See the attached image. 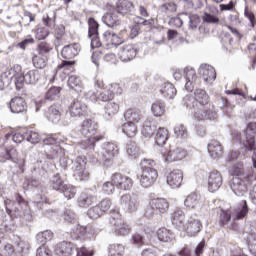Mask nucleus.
Listing matches in <instances>:
<instances>
[{"label": "nucleus", "instance_id": "nucleus-37", "mask_svg": "<svg viewBox=\"0 0 256 256\" xmlns=\"http://www.w3.org/2000/svg\"><path fill=\"white\" fill-rule=\"evenodd\" d=\"M242 206L234 209L233 221H241L245 219L249 213V206L247 205V200L242 201Z\"/></svg>", "mask_w": 256, "mask_h": 256}, {"label": "nucleus", "instance_id": "nucleus-11", "mask_svg": "<svg viewBox=\"0 0 256 256\" xmlns=\"http://www.w3.org/2000/svg\"><path fill=\"white\" fill-rule=\"evenodd\" d=\"M183 170L181 169H174L170 171L166 176V183L172 189H179L181 185H183Z\"/></svg>", "mask_w": 256, "mask_h": 256}, {"label": "nucleus", "instance_id": "nucleus-41", "mask_svg": "<svg viewBox=\"0 0 256 256\" xmlns=\"http://www.w3.org/2000/svg\"><path fill=\"white\" fill-rule=\"evenodd\" d=\"M157 235L159 241H162L163 243H171V241L175 239V234L167 228H160L157 231Z\"/></svg>", "mask_w": 256, "mask_h": 256}, {"label": "nucleus", "instance_id": "nucleus-15", "mask_svg": "<svg viewBox=\"0 0 256 256\" xmlns=\"http://www.w3.org/2000/svg\"><path fill=\"white\" fill-rule=\"evenodd\" d=\"M28 107L27 100L21 96H15L9 102L11 113H27Z\"/></svg>", "mask_w": 256, "mask_h": 256}, {"label": "nucleus", "instance_id": "nucleus-2", "mask_svg": "<svg viewBox=\"0 0 256 256\" xmlns=\"http://www.w3.org/2000/svg\"><path fill=\"white\" fill-rule=\"evenodd\" d=\"M142 171L137 175V179L144 189H149L157 183L159 172L155 169V161L144 159L141 163Z\"/></svg>", "mask_w": 256, "mask_h": 256}, {"label": "nucleus", "instance_id": "nucleus-25", "mask_svg": "<svg viewBox=\"0 0 256 256\" xmlns=\"http://www.w3.org/2000/svg\"><path fill=\"white\" fill-rule=\"evenodd\" d=\"M91 101L97 102L102 101V103H110L115 99V94L111 92V89H104L102 91H97L90 96Z\"/></svg>", "mask_w": 256, "mask_h": 256}, {"label": "nucleus", "instance_id": "nucleus-57", "mask_svg": "<svg viewBox=\"0 0 256 256\" xmlns=\"http://www.w3.org/2000/svg\"><path fill=\"white\" fill-rule=\"evenodd\" d=\"M57 20V12L53 11L50 14L43 16L42 21L46 27H55V21Z\"/></svg>", "mask_w": 256, "mask_h": 256}, {"label": "nucleus", "instance_id": "nucleus-13", "mask_svg": "<svg viewBox=\"0 0 256 256\" xmlns=\"http://www.w3.org/2000/svg\"><path fill=\"white\" fill-rule=\"evenodd\" d=\"M152 213L163 215L169 211V201L165 198H153L149 202Z\"/></svg>", "mask_w": 256, "mask_h": 256}, {"label": "nucleus", "instance_id": "nucleus-17", "mask_svg": "<svg viewBox=\"0 0 256 256\" xmlns=\"http://www.w3.org/2000/svg\"><path fill=\"white\" fill-rule=\"evenodd\" d=\"M10 75H12V79H14V84L17 91H21L23 87H25V74L21 72V66L15 65L9 70Z\"/></svg>", "mask_w": 256, "mask_h": 256}, {"label": "nucleus", "instance_id": "nucleus-61", "mask_svg": "<svg viewBox=\"0 0 256 256\" xmlns=\"http://www.w3.org/2000/svg\"><path fill=\"white\" fill-rule=\"evenodd\" d=\"M174 133L179 139H185L188 137L189 132L187 131V127L183 124H179L174 128Z\"/></svg>", "mask_w": 256, "mask_h": 256}, {"label": "nucleus", "instance_id": "nucleus-59", "mask_svg": "<svg viewBox=\"0 0 256 256\" xmlns=\"http://www.w3.org/2000/svg\"><path fill=\"white\" fill-rule=\"evenodd\" d=\"M24 189H37V187H41V181L36 178H28L23 183Z\"/></svg>", "mask_w": 256, "mask_h": 256}, {"label": "nucleus", "instance_id": "nucleus-50", "mask_svg": "<svg viewBox=\"0 0 256 256\" xmlns=\"http://www.w3.org/2000/svg\"><path fill=\"white\" fill-rule=\"evenodd\" d=\"M99 35V23L95 18L88 19V37Z\"/></svg>", "mask_w": 256, "mask_h": 256}, {"label": "nucleus", "instance_id": "nucleus-35", "mask_svg": "<svg viewBox=\"0 0 256 256\" xmlns=\"http://www.w3.org/2000/svg\"><path fill=\"white\" fill-rule=\"evenodd\" d=\"M160 93L165 99H173L177 95V89L172 83L166 82L160 86Z\"/></svg>", "mask_w": 256, "mask_h": 256}, {"label": "nucleus", "instance_id": "nucleus-7", "mask_svg": "<svg viewBox=\"0 0 256 256\" xmlns=\"http://www.w3.org/2000/svg\"><path fill=\"white\" fill-rule=\"evenodd\" d=\"M111 181L116 185V189H120V191H131L133 188V179L119 172L111 176Z\"/></svg>", "mask_w": 256, "mask_h": 256}, {"label": "nucleus", "instance_id": "nucleus-63", "mask_svg": "<svg viewBox=\"0 0 256 256\" xmlns=\"http://www.w3.org/2000/svg\"><path fill=\"white\" fill-rule=\"evenodd\" d=\"M87 215L90 219H99V217H103L101 209L98 205L93 206L92 208L88 209Z\"/></svg>", "mask_w": 256, "mask_h": 256}, {"label": "nucleus", "instance_id": "nucleus-18", "mask_svg": "<svg viewBox=\"0 0 256 256\" xmlns=\"http://www.w3.org/2000/svg\"><path fill=\"white\" fill-rule=\"evenodd\" d=\"M87 138L82 140L79 145L81 147V149L84 150H95V147L97 145V143H99V141H103V139H105V136H103V134H90L88 136H86Z\"/></svg>", "mask_w": 256, "mask_h": 256}, {"label": "nucleus", "instance_id": "nucleus-9", "mask_svg": "<svg viewBox=\"0 0 256 256\" xmlns=\"http://www.w3.org/2000/svg\"><path fill=\"white\" fill-rule=\"evenodd\" d=\"M63 115V106L59 103H54L49 106L45 112L44 116L50 123L57 125L61 121V117Z\"/></svg>", "mask_w": 256, "mask_h": 256}, {"label": "nucleus", "instance_id": "nucleus-32", "mask_svg": "<svg viewBox=\"0 0 256 256\" xmlns=\"http://www.w3.org/2000/svg\"><path fill=\"white\" fill-rule=\"evenodd\" d=\"M121 111V105L118 102L110 101L107 102L104 106V115L109 119L115 117Z\"/></svg>", "mask_w": 256, "mask_h": 256}, {"label": "nucleus", "instance_id": "nucleus-45", "mask_svg": "<svg viewBox=\"0 0 256 256\" xmlns=\"http://www.w3.org/2000/svg\"><path fill=\"white\" fill-rule=\"evenodd\" d=\"M172 224L175 227H183L185 225V213L183 210H175L172 214Z\"/></svg>", "mask_w": 256, "mask_h": 256}, {"label": "nucleus", "instance_id": "nucleus-49", "mask_svg": "<svg viewBox=\"0 0 256 256\" xmlns=\"http://www.w3.org/2000/svg\"><path fill=\"white\" fill-rule=\"evenodd\" d=\"M37 53L40 55H49V53H51V51H53V46L51 43L47 42V41H42L37 45V49H36Z\"/></svg>", "mask_w": 256, "mask_h": 256}, {"label": "nucleus", "instance_id": "nucleus-19", "mask_svg": "<svg viewBox=\"0 0 256 256\" xmlns=\"http://www.w3.org/2000/svg\"><path fill=\"white\" fill-rule=\"evenodd\" d=\"M69 113L71 117H83L87 113V106L83 101L76 98L69 106Z\"/></svg>", "mask_w": 256, "mask_h": 256}, {"label": "nucleus", "instance_id": "nucleus-51", "mask_svg": "<svg viewBox=\"0 0 256 256\" xmlns=\"http://www.w3.org/2000/svg\"><path fill=\"white\" fill-rule=\"evenodd\" d=\"M108 251L111 256H123L125 255V246L123 244H111Z\"/></svg>", "mask_w": 256, "mask_h": 256}, {"label": "nucleus", "instance_id": "nucleus-14", "mask_svg": "<svg viewBox=\"0 0 256 256\" xmlns=\"http://www.w3.org/2000/svg\"><path fill=\"white\" fill-rule=\"evenodd\" d=\"M223 185V175L221 172L217 170H213L208 175V190L210 193H215V191H219Z\"/></svg>", "mask_w": 256, "mask_h": 256}, {"label": "nucleus", "instance_id": "nucleus-64", "mask_svg": "<svg viewBox=\"0 0 256 256\" xmlns=\"http://www.w3.org/2000/svg\"><path fill=\"white\" fill-rule=\"evenodd\" d=\"M34 33L37 41H44L46 37H49V30L45 27L37 28Z\"/></svg>", "mask_w": 256, "mask_h": 256}, {"label": "nucleus", "instance_id": "nucleus-52", "mask_svg": "<svg viewBox=\"0 0 256 256\" xmlns=\"http://www.w3.org/2000/svg\"><path fill=\"white\" fill-rule=\"evenodd\" d=\"M229 173L233 177H243V175H245V168L243 167V163L239 162V163L234 164L229 169Z\"/></svg>", "mask_w": 256, "mask_h": 256}, {"label": "nucleus", "instance_id": "nucleus-21", "mask_svg": "<svg viewBox=\"0 0 256 256\" xmlns=\"http://www.w3.org/2000/svg\"><path fill=\"white\" fill-rule=\"evenodd\" d=\"M79 51H81V46L78 43L69 44L62 48L61 57L69 61L75 59L79 55Z\"/></svg>", "mask_w": 256, "mask_h": 256}, {"label": "nucleus", "instance_id": "nucleus-10", "mask_svg": "<svg viewBox=\"0 0 256 256\" xmlns=\"http://www.w3.org/2000/svg\"><path fill=\"white\" fill-rule=\"evenodd\" d=\"M137 53V46L133 43H128L121 46L118 55L123 63H129V61H133L137 57Z\"/></svg>", "mask_w": 256, "mask_h": 256}, {"label": "nucleus", "instance_id": "nucleus-43", "mask_svg": "<svg viewBox=\"0 0 256 256\" xmlns=\"http://www.w3.org/2000/svg\"><path fill=\"white\" fill-rule=\"evenodd\" d=\"M74 233H76L75 239H79L81 237H86V235H95V229H93V226L91 225H77Z\"/></svg>", "mask_w": 256, "mask_h": 256}, {"label": "nucleus", "instance_id": "nucleus-22", "mask_svg": "<svg viewBox=\"0 0 256 256\" xmlns=\"http://www.w3.org/2000/svg\"><path fill=\"white\" fill-rule=\"evenodd\" d=\"M199 73L205 83H213L217 79L215 68L209 64H203L199 69Z\"/></svg>", "mask_w": 256, "mask_h": 256}, {"label": "nucleus", "instance_id": "nucleus-40", "mask_svg": "<svg viewBox=\"0 0 256 256\" xmlns=\"http://www.w3.org/2000/svg\"><path fill=\"white\" fill-rule=\"evenodd\" d=\"M199 203H201V196L197 193L189 194L184 201V205L188 209H196L199 207Z\"/></svg>", "mask_w": 256, "mask_h": 256}, {"label": "nucleus", "instance_id": "nucleus-60", "mask_svg": "<svg viewBox=\"0 0 256 256\" xmlns=\"http://www.w3.org/2000/svg\"><path fill=\"white\" fill-rule=\"evenodd\" d=\"M154 131L155 128L153 127V122H151V120H146L142 128V135H144V137H151Z\"/></svg>", "mask_w": 256, "mask_h": 256}, {"label": "nucleus", "instance_id": "nucleus-3", "mask_svg": "<svg viewBox=\"0 0 256 256\" xmlns=\"http://www.w3.org/2000/svg\"><path fill=\"white\" fill-rule=\"evenodd\" d=\"M76 256H94L95 252L93 250L87 249V247L82 246L79 248H75V244L71 242H60L56 245L55 253L59 256H72L75 253Z\"/></svg>", "mask_w": 256, "mask_h": 256}, {"label": "nucleus", "instance_id": "nucleus-12", "mask_svg": "<svg viewBox=\"0 0 256 256\" xmlns=\"http://www.w3.org/2000/svg\"><path fill=\"white\" fill-rule=\"evenodd\" d=\"M79 132L84 136L87 137L89 135H97L99 133V124L95 122V120L91 118L85 119L81 125Z\"/></svg>", "mask_w": 256, "mask_h": 256}, {"label": "nucleus", "instance_id": "nucleus-26", "mask_svg": "<svg viewBox=\"0 0 256 256\" xmlns=\"http://www.w3.org/2000/svg\"><path fill=\"white\" fill-rule=\"evenodd\" d=\"M116 11L120 15H131L135 11V4L131 0H118L116 2Z\"/></svg>", "mask_w": 256, "mask_h": 256}, {"label": "nucleus", "instance_id": "nucleus-44", "mask_svg": "<svg viewBox=\"0 0 256 256\" xmlns=\"http://www.w3.org/2000/svg\"><path fill=\"white\" fill-rule=\"evenodd\" d=\"M53 237H54V234L51 232V230H45L43 232H39L36 235V240L40 245L45 247V245H47L49 241H52Z\"/></svg>", "mask_w": 256, "mask_h": 256}, {"label": "nucleus", "instance_id": "nucleus-62", "mask_svg": "<svg viewBox=\"0 0 256 256\" xmlns=\"http://www.w3.org/2000/svg\"><path fill=\"white\" fill-rule=\"evenodd\" d=\"M229 221H231V212L223 210L220 213L219 217L220 227H225V225H229Z\"/></svg>", "mask_w": 256, "mask_h": 256}, {"label": "nucleus", "instance_id": "nucleus-42", "mask_svg": "<svg viewBox=\"0 0 256 256\" xmlns=\"http://www.w3.org/2000/svg\"><path fill=\"white\" fill-rule=\"evenodd\" d=\"M47 61H49V57L39 53L32 58V63L36 69H45L47 67Z\"/></svg>", "mask_w": 256, "mask_h": 256}, {"label": "nucleus", "instance_id": "nucleus-54", "mask_svg": "<svg viewBox=\"0 0 256 256\" xmlns=\"http://www.w3.org/2000/svg\"><path fill=\"white\" fill-rule=\"evenodd\" d=\"M4 251L7 256H17L20 253H23V247H19V244H17V248H15L13 244H6L4 246Z\"/></svg>", "mask_w": 256, "mask_h": 256}, {"label": "nucleus", "instance_id": "nucleus-1", "mask_svg": "<svg viewBox=\"0 0 256 256\" xmlns=\"http://www.w3.org/2000/svg\"><path fill=\"white\" fill-rule=\"evenodd\" d=\"M184 105L192 111L197 121H215L217 119V112L213 110L209 94L205 89H196L194 96H185Z\"/></svg>", "mask_w": 256, "mask_h": 256}, {"label": "nucleus", "instance_id": "nucleus-27", "mask_svg": "<svg viewBox=\"0 0 256 256\" xmlns=\"http://www.w3.org/2000/svg\"><path fill=\"white\" fill-rule=\"evenodd\" d=\"M119 12L115 10H110L106 12L103 17L102 21L107 25V27H117L118 25H121V20L119 19Z\"/></svg>", "mask_w": 256, "mask_h": 256}, {"label": "nucleus", "instance_id": "nucleus-16", "mask_svg": "<svg viewBox=\"0 0 256 256\" xmlns=\"http://www.w3.org/2000/svg\"><path fill=\"white\" fill-rule=\"evenodd\" d=\"M120 203L129 213H135L139 209V198L136 195L124 194Z\"/></svg>", "mask_w": 256, "mask_h": 256}, {"label": "nucleus", "instance_id": "nucleus-56", "mask_svg": "<svg viewBox=\"0 0 256 256\" xmlns=\"http://www.w3.org/2000/svg\"><path fill=\"white\" fill-rule=\"evenodd\" d=\"M60 193H63L66 199H73L77 195V188L71 184H66Z\"/></svg>", "mask_w": 256, "mask_h": 256}, {"label": "nucleus", "instance_id": "nucleus-46", "mask_svg": "<svg viewBox=\"0 0 256 256\" xmlns=\"http://www.w3.org/2000/svg\"><path fill=\"white\" fill-rule=\"evenodd\" d=\"M126 153H127V155H129V157H131L132 159H137V157H139V155H140V153H141V148H139V146L137 145V142H135V141H130V142L127 144Z\"/></svg>", "mask_w": 256, "mask_h": 256}, {"label": "nucleus", "instance_id": "nucleus-38", "mask_svg": "<svg viewBox=\"0 0 256 256\" xmlns=\"http://www.w3.org/2000/svg\"><path fill=\"white\" fill-rule=\"evenodd\" d=\"M67 85L73 91L81 93L83 91V81L77 75H71L68 78Z\"/></svg>", "mask_w": 256, "mask_h": 256}, {"label": "nucleus", "instance_id": "nucleus-53", "mask_svg": "<svg viewBox=\"0 0 256 256\" xmlns=\"http://www.w3.org/2000/svg\"><path fill=\"white\" fill-rule=\"evenodd\" d=\"M197 87H201V79L200 78H193L186 80L185 89L189 93H193Z\"/></svg>", "mask_w": 256, "mask_h": 256}, {"label": "nucleus", "instance_id": "nucleus-33", "mask_svg": "<svg viewBox=\"0 0 256 256\" xmlns=\"http://www.w3.org/2000/svg\"><path fill=\"white\" fill-rule=\"evenodd\" d=\"M122 133L129 137V139H135L137 133H139V127L133 122H125L122 124Z\"/></svg>", "mask_w": 256, "mask_h": 256}, {"label": "nucleus", "instance_id": "nucleus-31", "mask_svg": "<svg viewBox=\"0 0 256 256\" xmlns=\"http://www.w3.org/2000/svg\"><path fill=\"white\" fill-rule=\"evenodd\" d=\"M61 91H63L62 87L52 86L44 95V99L39 101V105H44L47 101H56L61 97Z\"/></svg>", "mask_w": 256, "mask_h": 256}, {"label": "nucleus", "instance_id": "nucleus-5", "mask_svg": "<svg viewBox=\"0 0 256 256\" xmlns=\"http://www.w3.org/2000/svg\"><path fill=\"white\" fill-rule=\"evenodd\" d=\"M160 153L165 161V163H173L175 161H182L187 157V150L183 148H174L171 149L168 147H161Z\"/></svg>", "mask_w": 256, "mask_h": 256}, {"label": "nucleus", "instance_id": "nucleus-24", "mask_svg": "<svg viewBox=\"0 0 256 256\" xmlns=\"http://www.w3.org/2000/svg\"><path fill=\"white\" fill-rule=\"evenodd\" d=\"M123 41V38L119 37L117 34L111 31H106L103 34V44L105 47H119Z\"/></svg>", "mask_w": 256, "mask_h": 256}, {"label": "nucleus", "instance_id": "nucleus-28", "mask_svg": "<svg viewBox=\"0 0 256 256\" xmlns=\"http://www.w3.org/2000/svg\"><path fill=\"white\" fill-rule=\"evenodd\" d=\"M208 153L213 159H219V157H223V144H221V142L218 140H211L208 144Z\"/></svg>", "mask_w": 256, "mask_h": 256}, {"label": "nucleus", "instance_id": "nucleus-48", "mask_svg": "<svg viewBox=\"0 0 256 256\" xmlns=\"http://www.w3.org/2000/svg\"><path fill=\"white\" fill-rule=\"evenodd\" d=\"M65 185L66 184L63 181V178H61V176L59 174L54 175L52 177V179L50 180V187L54 191H59L61 193V191L64 189Z\"/></svg>", "mask_w": 256, "mask_h": 256}, {"label": "nucleus", "instance_id": "nucleus-4", "mask_svg": "<svg viewBox=\"0 0 256 256\" xmlns=\"http://www.w3.org/2000/svg\"><path fill=\"white\" fill-rule=\"evenodd\" d=\"M4 205L6 208V213L10 215L12 219H15L17 217V214L19 213V208H17L15 205H19V207H29V201L25 200V198L19 194H15V202L9 198H6L4 200Z\"/></svg>", "mask_w": 256, "mask_h": 256}, {"label": "nucleus", "instance_id": "nucleus-34", "mask_svg": "<svg viewBox=\"0 0 256 256\" xmlns=\"http://www.w3.org/2000/svg\"><path fill=\"white\" fill-rule=\"evenodd\" d=\"M4 137L7 141H13L14 143H23V141L27 139L25 130H11L10 132L6 133Z\"/></svg>", "mask_w": 256, "mask_h": 256}, {"label": "nucleus", "instance_id": "nucleus-8", "mask_svg": "<svg viewBox=\"0 0 256 256\" xmlns=\"http://www.w3.org/2000/svg\"><path fill=\"white\" fill-rule=\"evenodd\" d=\"M73 173L74 177L79 179V181H87L90 177L89 170H87V162L81 157L76 158L73 162Z\"/></svg>", "mask_w": 256, "mask_h": 256}, {"label": "nucleus", "instance_id": "nucleus-30", "mask_svg": "<svg viewBox=\"0 0 256 256\" xmlns=\"http://www.w3.org/2000/svg\"><path fill=\"white\" fill-rule=\"evenodd\" d=\"M95 203H97V196L89 192H82L78 197L79 207L87 209V207H91Z\"/></svg>", "mask_w": 256, "mask_h": 256}, {"label": "nucleus", "instance_id": "nucleus-29", "mask_svg": "<svg viewBox=\"0 0 256 256\" xmlns=\"http://www.w3.org/2000/svg\"><path fill=\"white\" fill-rule=\"evenodd\" d=\"M124 119L128 123L139 125V123H141V119H143V115L141 114V111L136 108H128L124 112Z\"/></svg>", "mask_w": 256, "mask_h": 256}, {"label": "nucleus", "instance_id": "nucleus-47", "mask_svg": "<svg viewBox=\"0 0 256 256\" xmlns=\"http://www.w3.org/2000/svg\"><path fill=\"white\" fill-rule=\"evenodd\" d=\"M24 77L25 83L35 85V83L41 79V74L39 73V70H29L24 74Z\"/></svg>", "mask_w": 256, "mask_h": 256}, {"label": "nucleus", "instance_id": "nucleus-23", "mask_svg": "<svg viewBox=\"0 0 256 256\" xmlns=\"http://www.w3.org/2000/svg\"><path fill=\"white\" fill-rule=\"evenodd\" d=\"M201 229H203L201 220L190 218L186 224L185 231L189 237H195L201 233Z\"/></svg>", "mask_w": 256, "mask_h": 256}, {"label": "nucleus", "instance_id": "nucleus-36", "mask_svg": "<svg viewBox=\"0 0 256 256\" xmlns=\"http://www.w3.org/2000/svg\"><path fill=\"white\" fill-rule=\"evenodd\" d=\"M118 155L119 148L117 147V145L113 143L106 144L103 153L104 159H106V161H112V159H115V157H117Z\"/></svg>", "mask_w": 256, "mask_h": 256}, {"label": "nucleus", "instance_id": "nucleus-55", "mask_svg": "<svg viewBox=\"0 0 256 256\" xmlns=\"http://www.w3.org/2000/svg\"><path fill=\"white\" fill-rule=\"evenodd\" d=\"M151 109L154 117H163L165 115V104L163 102L153 103Z\"/></svg>", "mask_w": 256, "mask_h": 256}, {"label": "nucleus", "instance_id": "nucleus-6", "mask_svg": "<svg viewBox=\"0 0 256 256\" xmlns=\"http://www.w3.org/2000/svg\"><path fill=\"white\" fill-rule=\"evenodd\" d=\"M110 223L114 227L116 235L119 237H126L132 231L131 226L121 217V214L117 213L116 216H112Z\"/></svg>", "mask_w": 256, "mask_h": 256}, {"label": "nucleus", "instance_id": "nucleus-20", "mask_svg": "<svg viewBox=\"0 0 256 256\" xmlns=\"http://www.w3.org/2000/svg\"><path fill=\"white\" fill-rule=\"evenodd\" d=\"M56 73H59L61 79H67L71 73H75V61L63 60L57 66Z\"/></svg>", "mask_w": 256, "mask_h": 256}, {"label": "nucleus", "instance_id": "nucleus-58", "mask_svg": "<svg viewBox=\"0 0 256 256\" xmlns=\"http://www.w3.org/2000/svg\"><path fill=\"white\" fill-rule=\"evenodd\" d=\"M115 182L111 181H106L103 183L101 191L104 193V195H113L115 193Z\"/></svg>", "mask_w": 256, "mask_h": 256}, {"label": "nucleus", "instance_id": "nucleus-39", "mask_svg": "<svg viewBox=\"0 0 256 256\" xmlns=\"http://www.w3.org/2000/svg\"><path fill=\"white\" fill-rule=\"evenodd\" d=\"M169 139V130L164 127H160L155 135V141L156 144L159 145V147H163L167 143Z\"/></svg>", "mask_w": 256, "mask_h": 256}]
</instances>
